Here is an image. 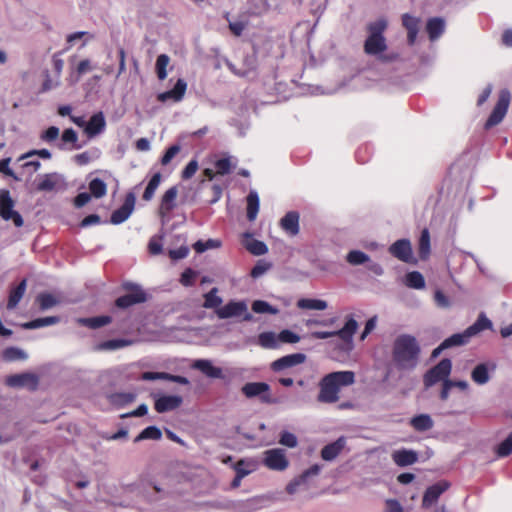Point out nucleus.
Instances as JSON below:
<instances>
[{
	"label": "nucleus",
	"instance_id": "nucleus-41",
	"mask_svg": "<svg viewBox=\"0 0 512 512\" xmlns=\"http://www.w3.org/2000/svg\"><path fill=\"white\" fill-rule=\"evenodd\" d=\"M232 157L226 156L214 162V167L217 175L224 176L229 174L235 167L231 161Z\"/></svg>",
	"mask_w": 512,
	"mask_h": 512
},
{
	"label": "nucleus",
	"instance_id": "nucleus-59",
	"mask_svg": "<svg viewBox=\"0 0 512 512\" xmlns=\"http://www.w3.org/2000/svg\"><path fill=\"white\" fill-rule=\"evenodd\" d=\"M180 146L179 145H172L170 146L164 153V155L161 158V164L167 165L171 162V160L179 153Z\"/></svg>",
	"mask_w": 512,
	"mask_h": 512
},
{
	"label": "nucleus",
	"instance_id": "nucleus-42",
	"mask_svg": "<svg viewBox=\"0 0 512 512\" xmlns=\"http://www.w3.org/2000/svg\"><path fill=\"white\" fill-rule=\"evenodd\" d=\"M419 257L427 259L430 254V234L428 229H423L419 239Z\"/></svg>",
	"mask_w": 512,
	"mask_h": 512
},
{
	"label": "nucleus",
	"instance_id": "nucleus-24",
	"mask_svg": "<svg viewBox=\"0 0 512 512\" xmlns=\"http://www.w3.org/2000/svg\"><path fill=\"white\" fill-rule=\"evenodd\" d=\"M281 228L291 236L299 233V214L295 211H290L280 220Z\"/></svg>",
	"mask_w": 512,
	"mask_h": 512
},
{
	"label": "nucleus",
	"instance_id": "nucleus-12",
	"mask_svg": "<svg viewBox=\"0 0 512 512\" xmlns=\"http://www.w3.org/2000/svg\"><path fill=\"white\" fill-rule=\"evenodd\" d=\"M264 464L271 470L282 471L288 467V460L281 449H270L265 452Z\"/></svg>",
	"mask_w": 512,
	"mask_h": 512
},
{
	"label": "nucleus",
	"instance_id": "nucleus-6",
	"mask_svg": "<svg viewBox=\"0 0 512 512\" xmlns=\"http://www.w3.org/2000/svg\"><path fill=\"white\" fill-rule=\"evenodd\" d=\"M510 99H511V94H510L509 90L502 89L499 92L497 103H496L495 107L493 108L490 116L488 117V119L484 125L485 129L488 130V129L498 125L503 120V118L505 117V115L507 113V110H508V107L510 104Z\"/></svg>",
	"mask_w": 512,
	"mask_h": 512
},
{
	"label": "nucleus",
	"instance_id": "nucleus-33",
	"mask_svg": "<svg viewBox=\"0 0 512 512\" xmlns=\"http://www.w3.org/2000/svg\"><path fill=\"white\" fill-rule=\"evenodd\" d=\"M247 218L254 221L259 212V197L256 191H250L247 196Z\"/></svg>",
	"mask_w": 512,
	"mask_h": 512
},
{
	"label": "nucleus",
	"instance_id": "nucleus-14",
	"mask_svg": "<svg viewBox=\"0 0 512 512\" xmlns=\"http://www.w3.org/2000/svg\"><path fill=\"white\" fill-rule=\"evenodd\" d=\"M183 398L179 395H163L155 399L154 409L158 413L173 411L181 406Z\"/></svg>",
	"mask_w": 512,
	"mask_h": 512
},
{
	"label": "nucleus",
	"instance_id": "nucleus-51",
	"mask_svg": "<svg viewBox=\"0 0 512 512\" xmlns=\"http://www.w3.org/2000/svg\"><path fill=\"white\" fill-rule=\"evenodd\" d=\"M346 260L351 265H360L367 262L369 257L367 254L360 250H352L347 254Z\"/></svg>",
	"mask_w": 512,
	"mask_h": 512
},
{
	"label": "nucleus",
	"instance_id": "nucleus-15",
	"mask_svg": "<svg viewBox=\"0 0 512 512\" xmlns=\"http://www.w3.org/2000/svg\"><path fill=\"white\" fill-rule=\"evenodd\" d=\"M305 360L306 356L303 353L289 354L273 361L271 363V369L274 372H280L287 368L302 364Z\"/></svg>",
	"mask_w": 512,
	"mask_h": 512
},
{
	"label": "nucleus",
	"instance_id": "nucleus-13",
	"mask_svg": "<svg viewBox=\"0 0 512 512\" xmlns=\"http://www.w3.org/2000/svg\"><path fill=\"white\" fill-rule=\"evenodd\" d=\"M389 252L395 258H397L405 263H412L414 260L411 243L407 239H400V240H397L396 242H394L390 246Z\"/></svg>",
	"mask_w": 512,
	"mask_h": 512
},
{
	"label": "nucleus",
	"instance_id": "nucleus-60",
	"mask_svg": "<svg viewBox=\"0 0 512 512\" xmlns=\"http://www.w3.org/2000/svg\"><path fill=\"white\" fill-rule=\"evenodd\" d=\"M279 442L284 446L294 448L297 445V438L290 432H283L280 436Z\"/></svg>",
	"mask_w": 512,
	"mask_h": 512
},
{
	"label": "nucleus",
	"instance_id": "nucleus-4",
	"mask_svg": "<svg viewBox=\"0 0 512 512\" xmlns=\"http://www.w3.org/2000/svg\"><path fill=\"white\" fill-rule=\"evenodd\" d=\"M122 289L126 293L115 300L117 308L127 309L133 305L144 303L148 299L145 290L137 283L124 282Z\"/></svg>",
	"mask_w": 512,
	"mask_h": 512
},
{
	"label": "nucleus",
	"instance_id": "nucleus-28",
	"mask_svg": "<svg viewBox=\"0 0 512 512\" xmlns=\"http://www.w3.org/2000/svg\"><path fill=\"white\" fill-rule=\"evenodd\" d=\"M112 322V317L108 315H101L89 318H77L76 323L80 326L88 327L90 329H98Z\"/></svg>",
	"mask_w": 512,
	"mask_h": 512
},
{
	"label": "nucleus",
	"instance_id": "nucleus-43",
	"mask_svg": "<svg viewBox=\"0 0 512 512\" xmlns=\"http://www.w3.org/2000/svg\"><path fill=\"white\" fill-rule=\"evenodd\" d=\"M162 437L161 430L156 426H149L142 430L135 438L134 442H139L146 439L160 440Z\"/></svg>",
	"mask_w": 512,
	"mask_h": 512
},
{
	"label": "nucleus",
	"instance_id": "nucleus-54",
	"mask_svg": "<svg viewBox=\"0 0 512 512\" xmlns=\"http://www.w3.org/2000/svg\"><path fill=\"white\" fill-rule=\"evenodd\" d=\"M278 339H279V343H292L293 344V343L299 342L300 337L296 333L285 329V330H282L278 334Z\"/></svg>",
	"mask_w": 512,
	"mask_h": 512
},
{
	"label": "nucleus",
	"instance_id": "nucleus-46",
	"mask_svg": "<svg viewBox=\"0 0 512 512\" xmlns=\"http://www.w3.org/2000/svg\"><path fill=\"white\" fill-rule=\"evenodd\" d=\"M57 184L56 175L55 174H45L37 183L38 191L49 192L55 189Z\"/></svg>",
	"mask_w": 512,
	"mask_h": 512
},
{
	"label": "nucleus",
	"instance_id": "nucleus-20",
	"mask_svg": "<svg viewBox=\"0 0 512 512\" xmlns=\"http://www.w3.org/2000/svg\"><path fill=\"white\" fill-rule=\"evenodd\" d=\"M106 127L105 117L102 111H99L91 116L85 127V133L89 137H94L100 134Z\"/></svg>",
	"mask_w": 512,
	"mask_h": 512
},
{
	"label": "nucleus",
	"instance_id": "nucleus-11",
	"mask_svg": "<svg viewBox=\"0 0 512 512\" xmlns=\"http://www.w3.org/2000/svg\"><path fill=\"white\" fill-rule=\"evenodd\" d=\"M135 201H136V198H135L134 193H132V192L127 193L122 206L120 208L116 209L115 211H113V213L111 214L110 222L112 224L117 225V224H121L124 221H126L134 210Z\"/></svg>",
	"mask_w": 512,
	"mask_h": 512
},
{
	"label": "nucleus",
	"instance_id": "nucleus-1",
	"mask_svg": "<svg viewBox=\"0 0 512 512\" xmlns=\"http://www.w3.org/2000/svg\"><path fill=\"white\" fill-rule=\"evenodd\" d=\"M421 355V346L415 336L401 334L392 346V360L398 370H413L417 367Z\"/></svg>",
	"mask_w": 512,
	"mask_h": 512
},
{
	"label": "nucleus",
	"instance_id": "nucleus-34",
	"mask_svg": "<svg viewBox=\"0 0 512 512\" xmlns=\"http://www.w3.org/2000/svg\"><path fill=\"white\" fill-rule=\"evenodd\" d=\"M133 343L132 340L129 339H111L107 341H103L97 345V350L108 351V350H117L127 346H130Z\"/></svg>",
	"mask_w": 512,
	"mask_h": 512
},
{
	"label": "nucleus",
	"instance_id": "nucleus-50",
	"mask_svg": "<svg viewBox=\"0 0 512 512\" xmlns=\"http://www.w3.org/2000/svg\"><path fill=\"white\" fill-rule=\"evenodd\" d=\"M512 453V432L496 448V454L500 458L509 456Z\"/></svg>",
	"mask_w": 512,
	"mask_h": 512
},
{
	"label": "nucleus",
	"instance_id": "nucleus-16",
	"mask_svg": "<svg viewBox=\"0 0 512 512\" xmlns=\"http://www.w3.org/2000/svg\"><path fill=\"white\" fill-rule=\"evenodd\" d=\"M6 384L10 387H29L35 390L38 385V378L31 373H22L10 375L6 378Z\"/></svg>",
	"mask_w": 512,
	"mask_h": 512
},
{
	"label": "nucleus",
	"instance_id": "nucleus-2",
	"mask_svg": "<svg viewBox=\"0 0 512 512\" xmlns=\"http://www.w3.org/2000/svg\"><path fill=\"white\" fill-rule=\"evenodd\" d=\"M354 382L355 373L353 371H335L326 374L318 383L317 401L327 404L336 403L340 399L341 389L354 384Z\"/></svg>",
	"mask_w": 512,
	"mask_h": 512
},
{
	"label": "nucleus",
	"instance_id": "nucleus-30",
	"mask_svg": "<svg viewBox=\"0 0 512 512\" xmlns=\"http://www.w3.org/2000/svg\"><path fill=\"white\" fill-rule=\"evenodd\" d=\"M445 22L442 18L434 17L430 18L426 24V31L428 33L429 39L434 41L438 39L444 32Z\"/></svg>",
	"mask_w": 512,
	"mask_h": 512
},
{
	"label": "nucleus",
	"instance_id": "nucleus-21",
	"mask_svg": "<svg viewBox=\"0 0 512 512\" xmlns=\"http://www.w3.org/2000/svg\"><path fill=\"white\" fill-rule=\"evenodd\" d=\"M448 488V484L446 482L437 483L430 487H428L423 495L422 506L424 508H429L432 504H434L440 495Z\"/></svg>",
	"mask_w": 512,
	"mask_h": 512
},
{
	"label": "nucleus",
	"instance_id": "nucleus-23",
	"mask_svg": "<svg viewBox=\"0 0 512 512\" xmlns=\"http://www.w3.org/2000/svg\"><path fill=\"white\" fill-rule=\"evenodd\" d=\"M243 245L244 247L253 255L255 256H260V255H264L268 252V247L267 245L262 242V241H259L257 239H254L252 237V234L249 233V232H245L243 234Z\"/></svg>",
	"mask_w": 512,
	"mask_h": 512
},
{
	"label": "nucleus",
	"instance_id": "nucleus-63",
	"mask_svg": "<svg viewBox=\"0 0 512 512\" xmlns=\"http://www.w3.org/2000/svg\"><path fill=\"white\" fill-rule=\"evenodd\" d=\"M167 372H152L147 371L141 374V379L145 381H153V380H166Z\"/></svg>",
	"mask_w": 512,
	"mask_h": 512
},
{
	"label": "nucleus",
	"instance_id": "nucleus-49",
	"mask_svg": "<svg viewBox=\"0 0 512 512\" xmlns=\"http://www.w3.org/2000/svg\"><path fill=\"white\" fill-rule=\"evenodd\" d=\"M252 310L255 313L262 314V313H269V314H277L278 309L271 306L268 302L263 300H256L252 303Z\"/></svg>",
	"mask_w": 512,
	"mask_h": 512
},
{
	"label": "nucleus",
	"instance_id": "nucleus-52",
	"mask_svg": "<svg viewBox=\"0 0 512 512\" xmlns=\"http://www.w3.org/2000/svg\"><path fill=\"white\" fill-rule=\"evenodd\" d=\"M37 302L41 310H47L57 304L56 298L50 293H41L37 296Z\"/></svg>",
	"mask_w": 512,
	"mask_h": 512
},
{
	"label": "nucleus",
	"instance_id": "nucleus-56",
	"mask_svg": "<svg viewBox=\"0 0 512 512\" xmlns=\"http://www.w3.org/2000/svg\"><path fill=\"white\" fill-rule=\"evenodd\" d=\"M60 130L56 126H50L40 136L41 140L51 143L59 137Z\"/></svg>",
	"mask_w": 512,
	"mask_h": 512
},
{
	"label": "nucleus",
	"instance_id": "nucleus-29",
	"mask_svg": "<svg viewBox=\"0 0 512 512\" xmlns=\"http://www.w3.org/2000/svg\"><path fill=\"white\" fill-rule=\"evenodd\" d=\"M26 288L27 280L23 279L16 287H13L10 290L7 302V309L12 310L19 304V302L21 301L25 294Z\"/></svg>",
	"mask_w": 512,
	"mask_h": 512
},
{
	"label": "nucleus",
	"instance_id": "nucleus-47",
	"mask_svg": "<svg viewBox=\"0 0 512 512\" xmlns=\"http://www.w3.org/2000/svg\"><path fill=\"white\" fill-rule=\"evenodd\" d=\"M170 58L166 54H161L156 59V73L159 80H164L167 77V66Z\"/></svg>",
	"mask_w": 512,
	"mask_h": 512
},
{
	"label": "nucleus",
	"instance_id": "nucleus-36",
	"mask_svg": "<svg viewBox=\"0 0 512 512\" xmlns=\"http://www.w3.org/2000/svg\"><path fill=\"white\" fill-rule=\"evenodd\" d=\"M258 343L263 348L275 349L279 347L278 335L273 332H263L258 336Z\"/></svg>",
	"mask_w": 512,
	"mask_h": 512
},
{
	"label": "nucleus",
	"instance_id": "nucleus-55",
	"mask_svg": "<svg viewBox=\"0 0 512 512\" xmlns=\"http://www.w3.org/2000/svg\"><path fill=\"white\" fill-rule=\"evenodd\" d=\"M198 167L199 166L197 160L193 159L189 161L181 173V178L183 180H188L192 178L194 174L197 172Z\"/></svg>",
	"mask_w": 512,
	"mask_h": 512
},
{
	"label": "nucleus",
	"instance_id": "nucleus-17",
	"mask_svg": "<svg viewBox=\"0 0 512 512\" xmlns=\"http://www.w3.org/2000/svg\"><path fill=\"white\" fill-rule=\"evenodd\" d=\"M186 89L187 83L185 80L178 79L173 89L159 93L157 95V100L162 103H165L168 100H172L173 102H180L185 95Z\"/></svg>",
	"mask_w": 512,
	"mask_h": 512
},
{
	"label": "nucleus",
	"instance_id": "nucleus-5",
	"mask_svg": "<svg viewBox=\"0 0 512 512\" xmlns=\"http://www.w3.org/2000/svg\"><path fill=\"white\" fill-rule=\"evenodd\" d=\"M452 371V362L448 358H443L438 364L428 369L423 375V384L425 389H429L439 382L449 380Z\"/></svg>",
	"mask_w": 512,
	"mask_h": 512
},
{
	"label": "nucleus",
	"instance_id": "nucleus-10",
	"mask_svg": "<svg viewBox=\"0 0 512 512\" xmlns=\"http://www.w3.org/2000/svg\"><path fill=\"white\" fill-rule=\"evenodd\" d=\"M269 390H270V386L265 382H250V383H246L242 387V392L246 397L253 398L256 396H260L262 402L274 403L275 401L272 399V397L268 393Z\"/></svg>",
	"mask_w": 512,
	"mask_h": 512
},
{
	"label": "nucleus",
	"instance_id": "nucleus-18",
	"mask_svg": "<svg viewBox=\"0 0 512 512\" xmlns=\"http://www.w3.org/2000/svg\"><path fill=\"white\" fill-rule=\"evenodd\" d=\"M178 195V189L176 186L170 187L162 196L159 215L161 218L168 217L171 211L176 207V198Z\"/></svg>",
	"mask_w": 512,
	"mask_h": 512
},
{
	"label": "nucleus",
	"instance_id": "nucleus-31",
	"mask_svg": "<svg viewBox=\"0 0 512 512\" xmlns=\"http://www.w3.org/2000/svg\"><path fill=\"white\" fill-rule=\"evenodd\" d=\"M463 338L464 337L459 334H453L452 336L446 338L438 347H436L432 351L431 358L432 359L437 358L442 353V351H444L445 349H448V348H451L454 346L464 345Z\"/></svg>",
	"mask_w": 512,
	"mask_h": 512
},
{
	"label": "nucleus",
	"instance_id": "nucleus-61",
	"mask_svg": "<svg viewBox=\"0 0 512 512\" xmlns=\"http://www.w3.org/2000/svg\"><path fill=\"white\" fill-rule=\"evenodd\" d=\"M196 277L195 271H193L191 268H187L182 274L180 278V283L183 286L189 287L192 286L194 283V278Z\"/></svg>",
	"mask_w": 512,
	"mask_h": 512
},
{
	"label": "nucleus",
	"instance_id": "nucleus-7",
	"mask_svg": "<svg viewBox=\"0 0 512 512\" xmlns=\"http://www.w3.org/2000/svg\"><path fill=\"white\" fill-rule=\"evenodd\" d=\"M15 202L10 195V191L2 189L0 191V216L8 221L12 220L16 227H21L24 223L22 216L14 210Z\"/></svg>",
	"mask_w": 512,
	"mask_h": 512
},
{
	"label": "nucleus",
	"instance_id": "nucleus-37",
	"mask_svg": "<svg viewBox=\"0 0 512 512\" xmlns=\"http://www.w3.org/2000/svg\"><path fill=\"white\" fill-rule=\"evenodd\" d=\"M136 398V395L134 393H126V392H120V393H113L109 396L110 402L118 407H123L129 403H132Z\"/></svg>",
	"mask_w": 512,
	"mask_h": 512
},
{
	"label": "nucleus",
	"instance_id": "nucleus-44",
	"mask_svg": "<svg viewBox=\"0 0 512 512\" xmlns=\"http://www.w3.org/2000/svg\"><path fill=\"white\" fill-rule=\"evenodd\" d=\"M471 378L475 383L480 385L487 383L489 381V373L486 365H477L471 373Z\"/></svg>",
	"mask_w": 512,
	"mask_h": 512
},
{
	"label": "nucleus",
	"instance_id": "nucleus-48",
	"mask_svg": "<svg viewBox=\"0 0 512 512\" xmlns=\"http://www.w3.org/2000/svg\"><path fill=\"white\" fill-rule=\"evenodd\" d=\"M3 358L6 361L24 360L27 358L26 353L17 347H8L3 351Z\"/></svg>",
	"mask_w": 512,
	"mask_h": 512
},
{
	"label": "nucleus",
	"instance_id": "nucleus-40",
	"mask_svg": "<svg viewBox=\"0 0 512 512\" xmlns=\"http://www.w3.org/2000/svg\"><path fill=\"white\" fill-rule=\"evenodd\" d=\"M405 283L409 288L413 289H422L425 287V279L423 275L418 271L407 273L405 277Z\"/></svg>",
	"mask_w": 512,
	"mask_h": 512
},
{
	"label": "nucleus",
	"instance_id": "nucleus-3",
	"mask_svg": "<svg viewBox=\"0 0 512 512\" xmlns=\"http://www.w3.org/2000/svg\"><path fill=\"white\" fill-rule=\"evenodd\" d=\"M388 27L385 18H379L376 21L369 22L366 26L368 37L364 42V52L370 56H378L387 49L384 32Z\"/></svg>",
	"mask_w": 512,
	"mask_h": 512
},
{
	"label": "nucleus",
	"instance_id": "nucleus-19",
	"mask_svg": "<svg viewBox=\"0 0 512 512\" xmlns=\"http://www.w3.org/2000/svg\"><path fill=\"white\" fill-rule=\"evenodd\" d=\"M345 446L346 438L341 436L334 442L329 443L322 448L321 458L325 461H332L343 451Z\"/></svg>",
	"mask_w": 512,
	"mask_h": 512
},
{
	"label": "nucleus",
	"instance_id": "nucleus-8",
	"mask_svg": "<svg viewBox=\"0 0 512 512\" xmlns=\"http://www.w3.org/2000/svg\"><path fill=\"white\" fill-rule=\"evenodd\" d=\"M357 328V321L350 317L341 329L337 331H315L312 333V337L315 339H328L330 337L337 336L344 342L351 343Z\"/></svg>",
	"mask_w": 512,
	"mask_h": 512
},
{
	"label": "nucleus",
	"instance_id": "nucleus-62",
	"mask_svg": "<svg viewBox=\"0 0 512 512\" xmlns=\"http://www.w3.org/2000/svg\"><path fill=\"white\" fill-rule=\"evenodd\" d=\"M61 140L64 144H75L78 141V135L74 129L68 128L63 131Z\"/></svg>",
	"mask_w": 512,
	"mask_h": 512
},
{
	"label": "nucleus",
	"instance_id": "nucleus-64",
	"mask_svg": "<svg viewBox=\"0 0 512 512\" xmlns=\"http://www.w3.org/2000/svg\"><path fill=\"white\" fill-rule=\"evenodd\" d=\"M163 246L161 243V238L157 239L156 237H153L150 239L148 244V250L149 253L152 255H158L162 252Z\"/></svg>",
	"mask_w": 512,
	"mask_h": 512
},
{
	"label": "nucleus",
	"instance_id": "nucleus-22",
	"mask_svg": "<svg viewBox=\"0 0 512 512\" xmlns=\"http://www.w3.org/2000/svg\"><path fill=\"white\" fill-rule=\"evenodd\" d=\"M491 326L492 322L484 314H481L473 325L468 327L463 333L458 334L464 337V344H466L472 336L491 328Z\"/></svg>",
	"mask_w": 512,
	"mask_h": 512
},
{
	"label": "nucleus",
	"instance_id": "nucleus-57",
	"mask_svg": "<svg viewBox=\"0 0 512 512\" xmlns=\"http://www.w3.org/2000/svg\"><path fill=\"white\" fill-rule=\"evenodd\" d=\"M270 264L265 261H258L257 264L251 269L250 275L253 278H258L269 270Z\"/></svg>",
	"mask_w": 512,
	"mask_h": 512
},
{
	"label": "nucleus",
	"instance_id": "nucleus-25",
	"mask_svg": "<svg viewBox=\"0 0 512 512\" xmlns=\"http://www.w3.org/2000/svg\"><path fill=\"white\" fill-rule=\"evenodd\" d=\"M392 459L399 467H405L417 462L418 455L415 451L401 449L393 452Z\"/></svg>",
	"mask_w": 512,
	"mask_h": 512
},
{
	"label": "nucleus",
	"instance_id": "nucleus-27",
	"mask_svg": "<svg viewBox=\"0 0 512 512\" xmlns=\"http://www.w3.org/2000/svg\"><path fill=\"white\" fill-rule=\"evenodd\" d=\"M192 367L194 369L201 371L203 374H205L208 377H211V378H221L222 377V370L218 367L213 366L209 360H205V359L196 360L192 364Z\"/></svg>",
	"mask_w": 512,
	"mask_h": 512
},
{
	"label": "nucleus",
	"instance_id": "nucleus-32",
	"mask_svg": "<svg viewBox=\"0 0 512 512\" xmlns=\"http://www.w3.org/2000/svg\"><path fill=\"white\" fill-rule=\"evenodd\" d=\"M60 321L59 317L57 316H48L43 318H37L29 322H25L21 325L23 329L31 330V329H37L45 326H50L57 324Z\"/></svg>",
	"mask_w": 512,
	"mask_h": 512
},
{
	"label": "nucleus",
	"instance_id": "nucleus-53",
	"mask_svg": "<svg viewBox=\"0 0 512 512\" xmlns=\"http://www.w3.org/2000/svg\"><path fill=\"white\" fill-rule=\"evenodd\" d=\"M220 246H221V242L220 241L214 240V239H209L207 241H201V240L197 241L193 245V248H194V250L197 253H203V252H205L208 249L218 248Z\"/></svg>",
	"mask_w": 512,
	"mask_h": 512
},
{
	"label": "nucleus",
	"instance_id": "nucleus-9",
	"mask_svg": "<svg viewBox=\"0 0 512 512\" xmlns=\"http://www.w3.org/2000/svg\"><path fill=\"white\" fill-rule=\"evenodd\" d=\"M215 312L220 319H228L241 315H244L243 319L245 321L252 319V315L247 312V305L244 301H230L223 307L218 308Z\"/></svg>",
	"mask_w": 512,
	"mask_h": 512
},
{
	"label": "nucleus",
	"instance_id": "nucleus-45",
	"mask_svg": "<svg viewBox=\"0 0 512 512\" xmlns=\"http://www.w3.org/2000/svg\"><path fill=\"white\" fill-rule=\"evenodd\" d=\"M89 190L90 195L94 196L95 198H101L107 193V185L103 180L95 178L90 181Z\"/></svg>",
	"mask_w": 512,
	"mask_h": 512
},
{
	"label": "nucleus",
	"instance_id": "nucleus-35",
	"mask_svg": "<svg viewBox=\"0 0 512 512\" xmlns=\"http://www.w3.org/2000/svg\"><path fill=\"white\" fill-rule=\"evenodd\" d=\"M222 304V298L218 296V288H212L208 293L204 294L203 307L206 309H218Z\"/></svg>",
	"mask_w": 512,
	"mask_h": 512
},
{
	"label": "nucleus",
	"instance_id": "nucleus-26",
	"mask_svg": "<svg viewBox=\"0 0 512 512\" xmlns=\"http://www.w3.org/2000/svg\"><path fill=\"white\" fill-rule=\"evenodd\" d=\"M409 425L417 432H425L433 428L434 421L429 414H419L410 419Z\"/></svg>",
	"mask_w": 512,
	"mask_h": 512
},
{
	"label": "nucleus",
	"instance_id": "nucleus-58",
	"mask_svg": "<svg viewBox=\"0 0 512 512\" xmlns=\"http://www.w3.org/2000/svg\"><path fill=\"white\" fill-rule=\"evenodd\" d=\"M402 25L407 31L419 29V19L409 14H404L402 16Z\"/></svg>",
	"mask_w": 512,
	"mask_h": 512
},
{
	"label": "nucleus",
	"instance_id": "nucleus-39",
	"mask_svg": "<svg viewBox=\"0 0 512 512\" xmlns=\"http://www.w3.org/2000/svg\"><path fill=\"white\" fill-rule=\"evenodd\" d=\"M297 306L301 309L324 310L327 308V302L320 299L302 298L298 300Z\"/></svg>",
	"mask_w": 512,
	"mask_h": 512
},
{
	"label": "nucleus",
	"instance_id": "nucleus-38",
	"mask_svg": "<svg viewBox=\"0 0 512 512\" xmlns=\"http://www.w3.org/2000/svg\"><path fill=\"white\" fill-rule=\"evenodd\" d=\"M160 182L161 174L157 172L151 177L150 181L148 182V185L145 188V191L142 195L144 201H150L154 197L155 192L158 186L160 185Z\"/></svg>",
	"mask_w": 512,
	"mask_h": 512
}]
</instances>
